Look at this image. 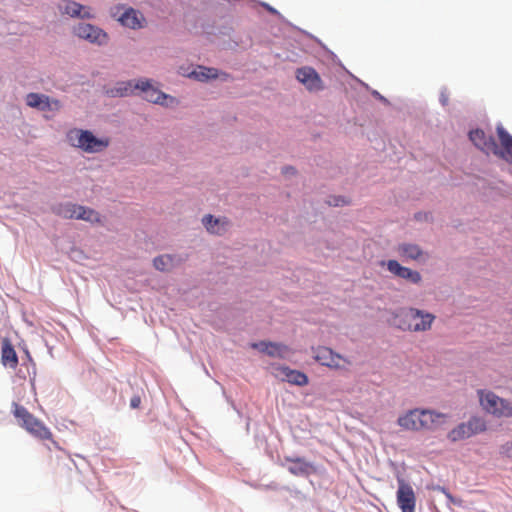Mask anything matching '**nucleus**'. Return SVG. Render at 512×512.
I'll return each instance as SVG.
<instances>
[{
	"label": "nucleus",
	"instance_id": "obj_24",
	"mask_svg": "<svg viewBox=\"0 0 512 512\" xmlns=\"http://www.w3.org/2000/svg\"><path fill=\"white\" fill-rule=\"evenodd\" d=\"M398 252L404 258L417 260L422 256V250L415 244H402L398 248Z\"/></svg>",
	"mask_w": 512,
	"mask_h": 512
},
{
	"label": "nucleus",
	"instance_id": "obj_14",
	"mask_svg": "<svg viewBox=\"0 0 512 512\" xmlns=\"http://www.w3.org/2000/svg\"><path fill=\"white\" fill-rule=\"evenodd\" d=\"M252 347L258 349L263 353H266L271 357L284 358L290 353V349L288 346L279 343L262 341L259 343L252 344Z\"/></svg>",
	"mask_w": 512,
	"mask_h": 512
},
{
	"label": "nucleus",
	"instance_id": "obj_18",
	"mask_svg": "<svg viewBox=\"0 0 512 512\" xmlns=\"http://www.w3.org/2000/svg\"><path fill=\"white\" fill-rule=\"evenodd\" d=\"M277 370L279 372L278 376H281L283 381H287L288 383L298 386H305L308 384V377L303 372L290 369L286 366L279 367Z\"/></svg>",
	"mask_w": 512,
	"mask_h": 512
},
{
	"label": "nucleus",
	"instance_id": "obj_28",
	"mask_svg": "<svg viewBox=\"0 0 512 512\" xmlns=\"http://www.w3.org/2000/svg\"><path fill=\"white\" fill-rule=\"evenodd\" d=\"M61 108V103L57 99H50L47 95H44L43 102L39 106L41 111H58Z\"/></svg>",
	"mask_w": 512,
	"mask_h": 512
},
{
	"label": "nucleus",
	"instance_id": "obj_23",
	"mask_svg": "<svg viewBox=\"0 0 512 512\" xmlns=\"http://www.w3.org/2000/svg\"><path fill=\"white\" fill-rule=\"evenodd\" d=\"M154 267L159 271H169L176 265V258L171 255H160L153 261Z\"/></svg>",
	"mask_w": 512,
	"mask_h": 512
},
{
	"label": "nucleus",
	"instance_id": "obj_27",
	"mask_svg": "<svg viewBox=\"0 0 512 512\" xmlns=\"http://www.w3.org/2000/svg\"><path fill=\"white\" fill-rule=\"evenodd\" d=\"M469 430H471L472 436L484 432L487 428L486 421L481 417H472L467 422Z\"/></svg>",
	"mask_w": 512,
	"mask_h": 512
},
{
	"label": "nucleus",
	"instance_id": "obj_11",
	"mask_svg": "<svg viewBox=\"0 0 512 512\" xmlns=\"http://www.w3.org/2000/svg\"><path fill=\"white\" fill-rule=\"evenodd\" d=\"M469 138L473 144L485 153L492 152L498 154V146L493 136H487L483 130L476 129L469 133Z\"/></svg>",
	"mask_w": 512,
	"mask_h": 512
},
{
	"label": "nucleus",
	"instance_id": "obj_6",
	"mask_svg": "<svg viewBox=\"0 0 512 512\" xmlns=\"http://www.w3.org/2000/svg\"><path fill=\"white\" fill-rule=\"evenodd\" d=\"M53 212L65 219H78L90 223H99L101 221L100 214L97 211L71 202L61 203L53 207Z\"/></svg>",
	"mask_w": 512,
	"mask_h": 512
},
{
	"label": "nucleus",
	"instance_id": "obj_37",
	"mask_svg": "<svg viewBox=\"0 0 512 512\" xmlns=\"http://www.w3.org/2000/svg\"><path fill=\"white\" fill-rule=\"evenodd\" d=\"M511 314H512V309H511Z\"/></svg>",
	"mask_w": 512,
	"mask_h": 512
},
{
	"label": "nucleus",
	"instance_id": "obj_8",
	"mask_svg": "<svg viewBox=\"0 0 512 512\" xmlns=\"http://www.w3.org/2000/svg\"><path fill=\"white\" fill-rule=\"evenodd\" d=\"M397 504L402 512H415L416 496L412 486L398 479Z\"/></svg>",
	"mask_w": 512,
	"mask_h": 512
},
{
	"label": "nucleus",
	"instance_id": "obj_9",
	"mask_svg": "<svg viewBox=\"0 0 512 512\" xmlns=\"http://www.w3.org/2000/svg\"><path fill=\"white\" fill-rule=\"evenodd\" d=\"M314 359L321 365L332 369H343L344 365L342 363L349 364V361L344 359L340 354L335 353L327 347H318L315 349Z\"/></svg>",
	"mask_w": 512,
	"mask_h": 512
},
{
	"label": "nucleus",
	"instance_id": "obj_1",
	"mask_svg": "<svg viewBox=\"0 0 512 512\" xmlns=\"http://www.w3.org/2000/svg\"><path fill=\"white\" fill-rule=\"evenodd\" d=\"M446 417L435 410L415 408L400 415L397 424L406 431H431L442 425Z\"/></svg>",
	"mask_w": 512,
	"mask_h": 512
},
{
	"label": "nucleus",
	"instance_id": "obj_3",
	"mask_svg": "<svg viewBox=\"0 0 512 512\" xmlns=\"http://www.w3.org/2000/svg\"><path fill=\"white\" fill-rule=\"evenodd\" d=\"M68 142L86 153H99L104 151L110 144L107 137L97 138L89 130L74 128L67 132Z\"/></svg>",
	"mask_w": 512,
	"mask_h": 512
},
{
	"label": "nucleus",
	"instance_id": "obj_36",
	"mask_svg": "<svg viewBox=\"0 0 512 512\" xmlns=\"http://www.w3.org/2000/svg\"><path fill=\"white\" fill-rule=\"evenodd\" d=\"M446 495L449 499H452V496L449 493H446Z\"/></svg>",
	"mask_w": 512,
	"mask_h": 512
},
{
	"label": "nucleus",
	"instance_id": "obj_35",
	"mask_svg": "<svg viewBox=\"0 0 512 512\" xmlns=\"http://www.w3.org/2000/svg\"><path fill=\"white\" fill-rule=\"evenodd\" d=\"M263 6H264L267 10H269V11H271V12H274V9H273V8H271L268 4H263Z\"/></svg>",
	"mask_w": 512,
	"mask_h": 512
},
{
	"label": "nucleus",
	"instance_id": "obj_25",
	"mask_svg": "<svg viewBox=\"0 0 512 512\" xmlns=\"http://www.w3.org/2000/svg\"><path fill=\"white\" fill-rule=\"evenodd\" d=\"M288 461L292 462L293 465L288 468L289 472L293 475H307L309 473V464L305 462L301 458L290 459L287 458Z\"/></svg>",
	"mask_w": 512,
	"mask_h": 512
},
{
	"label": "nucleus",
	"instance_id": "obj_16",
	"mask_svg": "<svg viewBox=\"0 0 512 512\" xmlns=\"http://www.w3.org/2000/svg\"><path fill=\"white\" fill-rule=\"evenodd\" d=\"M496 131L502 146V149L498 148V154L496 155L512 162V136L504 129L502 125H498Z\"/></svg>",
	"mask_w": 512,
	"mask_h": 512
},
{
	"label": "nucleus",
	"instance_id": "obj_17",
	"mask_svg": "<svg viewBox=\"0 0 512 512\" xmlns=\"http://www.w3.org/2000/svg\"><path fill=\"white\" fill-rule=\"evenodd\" d=\"M1 362L5 367L16 369L18 366L17 353L8 338H3L1 347Z\"/></svg>",
	"mask_w": 512,
	"mask_h": 512
},
{
	"label": "nucleus",
	"instance_id": "obj_19",
	"mask_svg": "<svg viewBox=\"0 0 512 512\" xmlns=\"http://www.w3.org/2000/svg\"><path fill=\"white\" fill-rule=\"evenodd\" d=\"M202 222L207 231L218 235L225 233L229 226V221L226 218H213L212 215L203 217Z\"/></svg>",
	"mask_w": 512,
	"mask_h": 512
},
{
	"label": "nucleus",
	"instance_id": "obj_30",
	"mask_svg": "<svg viewBox=\"0 0 512 512\" xmlns=\"http://www.w3.org/2000/svg\"><path fill=\"white\" fill-rule=\"evenodd\" d=\"M347 203L348 202L344 198H342V197H332L328 201V204L331 205V206H342V205H345Z\"/></svg>",
	"mask_w": 512,
	"mask_h": 512
},
{
	"label": "nucleus",
	"instance_id": "obj_21",
	"mask_svg": "<svg viewBox=\"0 0 512 512\" xmlns=\"http://www.w3.org/2000/svg\"><path fill=\"white\" fill-rule=\"evenodd\" d=\"M135 83L133 81H122L116 83L113 88L107 90V94L111 97H123L133 94L138 88H134Z\"/></svg>",
	"mask_w": 512,
	"mask_h": 512
},
{
	"label": "nucleus",
	"instance_id": "obj_33",
	"mask_svg": "<svg viewBox=\"0 0 512 512\" xmlns=\"http://www.w3.org/2000/svg\"><path fill=\"white\" fill-rule=\"evenodd\" d=\"M440 101H441L442 105H447L448 104V96L446 94L442 93L440 96Z\"/></svg>",
	"mask_w": 512,
	"mask_h": 512
},
{
	"label": "nucleus",
	"instance_id": "obj_26",
	"mask_svg": "<svg viewBox=\"0 0 512 512\" xmlns=\"http://www.w3.org/2000/svg\"><path fill=\"white\" fill-rule=\"evenodd\" d=\"M190 77H194L199 81H206L208 79L216 78L217 73L214 68L199 67L198 70H194L189 74Z\"/></svg>",
	"mask_w": 512,
	"mask_h": 512
},
{
	"label": "nucleus",
	"instance_id": "obj_12",
	"mask_svg": "<svg viewBox=\"0 0 512 512\" xmlns=\"http://www.w3.org/2000/svg\"><path fill=\"white\" fill-rule=\"evenodd\" d=\"M134 88H138L144 94L145 100L155 104H165V100L169 98L168 95L154 88L150 81L141 79L135 83Z\"/></svg>",
	"mask_w": 512,
	"mask_h": 512
},
{
	"label": "nucleus",
	"instance_id": "obj_20",
	"mask_svg": "<svg viewBox=\"0 0 512 512\" xmlns=\"http://www.w3.org/2000/svg\"><path fill=\"white\" fill-rule=\"evenodd\" d=\"M119 21L126 27L136 29L142 27L144 17L138 11L130 8L122 14V16L119 18Z\"/></svg>",
	"mask_w": 512,
	"mask_h": 512
},
{
	"label": "nucleus",
	"instance_id": "obj_34",
	"mask_svg": "<svg viewBox=\"0 0 512 512\" xmlns=\"http://www.w3.org/2000/svg\"><path fill=\"white\" fill-rule=\"evenodd\" d=\"M283 173H284V174L294 173V168H293V167H286V168L283 170Z\"/></svg>",
	"mask_w": 512,
	"mask_h": 512
},
{
	"label": "nucleus",
	"instance_id": "obj_15",
	"mask_svg": "<svg viewBox=\"0 0 512 512\" xmlns=\"http://www.w3.org/2000/svg\"><path fill=\"white\" fill-rule=\"evenodd\" d=\"M59 9L63 14H67L71 17H80V18H91L92 13L90 12V9L82 6L81 4L70 1V0H63L59 4Z\"/></svg>",
	"mask_w": 512,
	"mask_h": 512
},
{
	"label": "nucleus",
	"instance_id": "obj_31",
	"mask_svg": "<svg viewBox=\"0 0 512 512\" xmlns=\"http://www.w3.org/2000/svg\"><path fill=\"white\" fill-rule=\"evenodd\" d=\"M501 452L505 456H507L509 458H512V441L511 442H507L504 445H502Z\"/></svg>",
	"mask_w": 512,
	"mask_h": 512
},
{
	"label": "nucleus",
	"instance_id": "obj_13",
	"mask_svg": "<svg viewBox=\"0 0 512 512\" xmlns=\"http://www.w3.org/2000/svg\"><path fill=\"white\" fill-rule=\"evenodd\" d=\"M387 269L394 275L409 280L412 283H419L421 281V275L419 272L401 266L396 260H389L387 262Z\"/></svg>",
	"mask_w": 512,
	"mask_h": 512
},
{
	"label": "nucleus",
	"instance_id": "obj_4",
	"mask_svg": "<svg viewBox=\"0 0 512 512\" xmlns=\"http://www.w3.org/2000/svg\"><path fill=\"white\" fill-rule=\"evenodd\" d=\"M481 408L496 418L512 417V400L499 397L491 390L479 389L477 391Z\"/></svg>",
	"mask_w": 512,
	"mask_h": 512
},
{
	"label": "nucleus",
	"instance_id": "obj_2",
	"mask_svg": "<svg viewBox=\"0 0 512 512\" xmlns=\"http://www.w3.org/2000/svg\"><path fill=\"white\" fill-rule=\"evenodd\" d=\"M12 407V413L21 428L34 438L41 441H51L56 447H58L57 442L54 440L53 433L42 420L35 417L20 404L13 403Z\"/></svg>",
	"mask_w": 512,
	"mask_h": 512
},
{
	"label": "nucleus",
	"instance_id": "obj_10",
	"mask_svg": "<svg viewBox=\"0 0 512 512\" xmlns=\"http://www.w3.org/2000/svg\"><path fill=\"white\" fill-rule=\"evenodd\" d=\"M74 33L79 38L85 39L91 43L102 45L107 42V34L100 28L91 24L80 23L74 27Z\"/></svg>",
	"mask_w": 512,
	"mask_h": 512
},
{
	"label": "nucleus",
	"instance_id": "obj_5",
	"mask_svg": "<svg viewBox=\"0 0 512 512\" xmlns=\"http://www.w3.org/2000/svg\"><path fill=\"white\" fill-rule=\"evenodd\" d=\"M398 317L400 318L398 323L399 328L415 332L430 329L435 318L434 315L424 313L415 308L402 310Z\"/></svg>",
	"mask_w": 512,
	"mask_h": 512
},
{
	"label": "nucleus",
	"instance_id": "obj_22",
	"mask_svg": "<svg viewBox=\"0 0 512 512\" xmlns=\"http://www.w3.org/2000/svg\"><path fill=\"white\" fill-rule=\"evenodd\" d=\"M472 436L471 430H469L467 422L461 423L448 433V439L452 442H457L470 438Z\"/></svg>",
	"mask_w": 512,
	"mask_h": 512
},
{
	"label": "nucleus",
	"instance_id": "obj_32",
	"mask_svg": "<svg viewBox=\"0 0 512 512\" xmlns=\"http://www.w3.org/2000/svg\"><path fill=\"white\" fill-rule=\"evenodd\" d=\"M141 404V398L139 396H134L131 398L130 406L134 409L138 408Z\"/></svg>",
	"mask_w": 512,
	"mask_h": 512
},
{
	"label": "nucleus",
	"instance_id": "obj_7",
	"mask_svg": "<svg viewBox=\"0 0 512 512\" xmlns=\"http://www.w3.org/2000/svg\"><path fill=\"white\" fill-rule=\"evenodd\" d=\"M296 79L305 86L309 92H319L324 90L325 85L318 72L309 66H304L296 70Z\"/></svg>",
	"mask_w": 512,
	"mask_h": 512
},
{
	"label": "nucleus",
	"instance_id": "obj_29",
	"mask_svg": "<svg viewBox=\"0 0 512 512\" xmlns=\"http://www.w3.org/2000/svg\"><path fill=\"white\" fill-rule=\"evenodd\" d=\"M43 97H44V94L29 93L26 96V103H27L28 106H30L32 108H37L38 109L39 106L43 102Z\"/></svg>",
	"mask_w": 512,
	"mask_h": 512
}]
</instances>
